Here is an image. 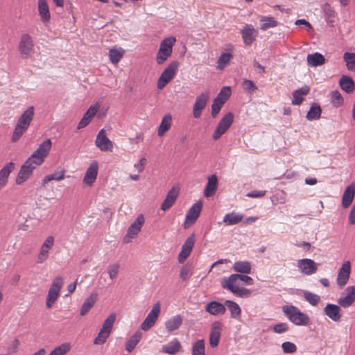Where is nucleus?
Returning <instances> with one entry per match:
<instances>
[{"mask_svg":"<svg viewBox=\"0 0 355 355\" xmlns=\"http://www.w3.org/2000/svg\"><path fill=\"white\" fill-rule=\"evenodd\" d=\"M202 209V204L200 202L195 203L187 214L186 219L184 223V228H188L191 225L193 224L200 216Z\"/></svg>","mask_w":355,"mask_h":355,"instance_id":"obj_21","label":"nucleus"},{"mask_svg":"<svg viewBox=\"0 0 355 355\" xmlns=\"http://www.w3.org/2000/svg\"><path fill=\"white\" fill-rule=\"evenodd\" d=\"M283 312L288 319L297 326H307L310 324V318L305 313L302 312L300 309L294 306H284Z\"/></svg>","mask_w":355,"mask_h":355,"instance_id":"obj_3","label":"nucleus"},{"mask_svg":"<svg viewBox=\"0 0 355 355\" xmlns=\"http://www.w3.org/2000/svg\"><path fill=\"white\" fill-rule=\"evenodd\" d=\"M297 266L299 270L306 275H311L318 270V264L311 259H299Z\"/></svg>","mask_w":355,"mask_h":355,"instance_id":"obj_18","label":"nucleus"},{"mask_svg":"<svg viewBox=\"0 0 355 355\" xmlns=\"http://www.w3.org/2000/svg\"><path fill=\"white\" fill-rule=\"evenodd\" d=\"M55 239L53 236H49L44 240V243L40 248L37 254L36 262L37 263H43L49 257L50 252L54 245Z\"/></svg>","mask_w":355,"mask_h":355,"instance_id":"obj_9","label":"nucleus"},{"mask_svg":"<svg viewBox=\"0 0 355 355\" xmlns=\"http://www.w3.org/2000/svg\"><path fill=\"white\" fill-rule=\"evenodd\" d=\"M307 63L311 67L320 66L325 63V58L320 53L309 54L307 55Z\"/></svg>","mask_w":355,"mask_h":355,"instance_id":"obj_39","label":"nucleus"},{"mask_svg":"<svg viewBox=\"0 0 355 355\" xmlns=\"http://www.w3.org/2000/svg\"><path fill=\"white\" fill-rule=\"evenodd\" d=\"M64 285V278L61 276L55 277L48 291L46 306L51 309L60 297V291Z\"/></svg>","mask_w":355,"mask_h":355,"instance_id":"obj_6","label":"nucleus"},{"mask_svg":"<svg viewBox=\"0 0 355 355\" xmlns=\"http://www.w3.org/2000/svg\"><path fill=\"white\" fill-rule=\"evenodd\" d=\"M233 269L237 272L249 274L251 272V265L248 261H239L234 263Z\"/></svg>","mask_w":355,"mask_h":355,"instance_id":"obj_44","label":"nucleus"},{"mask_svg":"<svg viewBox=\"0 0 355 355\" xmlns=\"http://www.w3.org/2000/svg\"><path fill=\"white\" fill-rule=\"evenodd\" d=\"M20 345V341L15 338L12 340L7 347V353L8 355H15L18 352V348Z\"/></svg>","mask_w":355,"mask_h":355,"instance_id":"obj_55","label":"nucleus"},{"mask_svg":"<svg viewBox=\"0 0 355 355\" xmlns=\"http://www.w3.org/2000/svg\"><path fill=\"white\" fill-rule=\"evenodd\" d=\"M175 42L176 39L173 36L166 37L161 42L155 58L157 64H163L171 56Z\"/></svg>","mask_w":355,"mask_h":355,"instance_id":"obj_4","label":"nucleus"},{"mask_svg":"<svg viewBox=\"0 0 355 355\" xmlns=\"http://www.w3.org/2000/svg\"><path fill=\"white\" fill-rule=\"evenodd\" d=\"M309 87L307 86H304L295 90L293 93L292 104L295 105H300L304 101L303 96L307 95L309 92Z\"/></svg>","mask_w":355,"mask_h":355,"instance_id":"obj_37","label":"nucleus"},{"mask_svg":"<svg viewBox=\"0 0 355 355\" xmlns=\"http://www.w3.org/2000/svg\"><path fill=\"white\" fill-rule=\"evenodd\" d=\"M343 60L349 71H355V53L346 52L343 55Z\"/></svg>","mask_w":355,"mask_h":355,"instance_id":"obj_48","label":"nucleus"},{"mask_svg":"<svg viewBox=\"0 0 355 355\" xmlns=\"http://www.w3.org/2000/svg\"><path fill=\"white\" fill-rule=\"evenodd\" d=\"M304 299L312 306H317L320 301V297L309 291L304 292Z\"/></svg>","mask_w":355,"mask_h":355,"instance_id":"obj_54","label":"nucleus"},{"mask_svg":"<svg viewBox=\"0 0 355 355\" xmlns=\"http://www.w3.org/2000/svg\"><path fill=\"white\" fill-rule=\"evenodd\" d=\"M144 223L145 218L144 215L139 214L128 229L127 234L123 238V241L127 243H130L140 232Z\"/></svg>","mask_w":355,"mask_h":355,"instance_id":"obj_11","label":"nucleus"},{"mask_svg":"<svg viewBox=\"0 0 355 355\" xmlns=\"http://www.w3.org/2000/svg\"><path fill=\"white\" fill-rule=\"evenodd\" d=\"M223 103L214 98L211 105V115L215 117L220 112Z\"/></svg>","mask_w":355,"mask_h":355,"instance_id":"obj_60","label":"nucleus"},{"mask_svg":"<svg viewBox=\"0 0 355 355\" xmlns=\"http://www.w3.org/2000/svg\"><path fill=\"white\" fill-rule=\"evenodd\" d=\"M179 67L178 61L171 62L164 69L157 82L159 89H164L175 76Z\"/></svg>","mask_w":355,"mask_h":355,"instance_id":"obj_7","label":"nucleus"},{"mask_svg":"<svg viewBox=\"0 0 355 355\" xmlns=\"http://www.w3.org/2000/svg\"><path fill=\"white\" fill-rule=\"evenodd\" d=\"M230 95H231V89L230 87L226 86V87H223L220 89L219 94L217 95V96L215 98L224 104L228 100Z\"/></svg>","mask_w":355,"mask_h":355,"instance_id":"obj_52","label":"nucleus"},{"mask_svg":"<svg viewBox=\"0 0 355 355\" xmlns=\"http://www.w3.org/2000/svg\"><path fill=\"white\" fill-rule=\"evenodd\" d=\"M160 303L156 302L153 305L151 311L148 313L145 320L141 323V329L143 331H146L149 330L150 328H152L155 324L160 314Z\"/></svg>","mask_w":355,"mask_h":355,"instance_id":"obj_10","label":"nucleus"},{"mask_svg":"<svg viewBox=\"0 0 355 355\" xmlns=\"http://www.w3.org/2000/svg\"><path fill=\"white\" fill-rule=\"evenodd\" d=\"M209 99V94L208 91L201 93L196 97L193 107V115L194 118L198 119L200 116L202 111L205 108Z\"/></svg>","mask_w":355,"mask_h":355,"instance_id":"obj_16","label":"nucleus"},{"mask_svg":"<svg viewBox=\"0 0 355 355\" xmlns=\"http://www.w3.org/2000/svg\"><path fill=\"white\" fill-rule=\"evenodd\" d=\"M115 320V313H111L105 320L97 336L94 340V345H101L107 341L112 333Z\"/></svg>","mask_w":355,"mask_h":355,"instance_id":"obj_5","label":"nucleus"},{"mask_svg":"<svg viewBox=\"0 0 355 355\" xmlns=\"http://www.w3.org/2000/svg\"><path fill=\"white\" fill-rule=\"evenodd\" d=\"M266 191H253L247 193V196L249 198H261L266 195Z\"/></svg>","mask_w":355,"mask_h":355,"instance_id":"obj_64","label":"nucleus"},{"mask_svg":"<svg viewBox=\"0 0 355 355\" xmlns=\"http://www.w3.org/2000/svg\"><path fill=\"white\" fill-rule=\"evenodd\" d=\"M99 109L100 105L98 103L92 105L80 119L78 124L77 129L80 130L86 127L91 122Z\"/></svg>","mask_w":355,"mask_h":355,"instance_id":"obj_22","label":"nucleus"},{"mask_svg":"<svg viewBox=\"0 0 355 355\" xmlns=\"http://www.w3.org/2000/svg\"><path fill=\"white\" fill-rule=\"evenodd\" d=\"M38 12L40 19L44 24H47L50 21L51 13L49 11V5L46 0H38Z\"/></svg>","mask_w":355,"mask_h":355,"instance_id":"obj_29","label":"nucleus"},{"mask_svg":"<svg viewBox=\"0 0 355 355\" xmlns=\"http://www.w3.org/2000/svg\"><path fill=\"white\" fill-rule=\"evenodd\" d=\"M192 355H205V345L203 339L198 340L193 343Z\"/></svg>","mask_w":355,"mask_h":355,"instance_id":"obj_49","label":"nucleus"},{"mask_svg":"<svg viewBox=\"0 0 355 355\" xmlns=\"http://www.w3.org/2000/svg\"><path fill=\"white\" fill-rule=\"evenodd\" d=\"M195 245V236L191 234L189 236L182 246L178 259L179 263H182L191 254Z\"/></svg>","mask_w":355,"mask_h":355,"instance_id":"obj_19","label":"nucleus"},{"mask_svg":"<svg viewBox=\"0 0 355 355\" xmlns=\"http://www.w3.org/2000/svg\"><path fill=\"white\" fill-rule=\"evenodd\" d=\"M95 145L103 152H112L114 149V143L107 137L104 129L99 130L95 140Z\"/></svg>","mask_w":355,"mask_h":355,"instance_id":"obj_12","label":"nucleus"},{"mask_svg":"<svg viewBox=\"0 0 355 355\" xmlns=\"http://www.w3.org/2000/svg\"><path fill=\"white\" fill-rule=\"evenodd\" d=\"M222 328L223 324L220 322H215L212 324L209 334V344L212 347L218 346L221 335Z\"/></svg>","mask_w":355,"mask_h":355,"instance_id":"obj_26","label":"nucleus"},{"mask_svg":"<svg viewBox=\"0 0 355 355\" xmlns=\"http://www.w3.org/2000/svg\"><path fill=\"white\" fill-rule=\"evenodd\" d=\"M182 324V318L176 315L165 322V327L168 331L171 332L178 329Z\"/></svg>","mask_w":355,"mask_h":355,"instance_id":"obj_38","label":"nucleus"},{"mask_svg":"<svg viewBox=\"0 0 355 355\" xmlns=\"http://www.w3.org/2000/svg\"><path fill=\"white\" fill-rule=\"evenodd\" d=\"M225 306L229 309L232 318L237 320H241V309L236 302L232 300H226L225 302Z\"/></svg>","mask_w":355,"mask_h":355,"instance_id":"obj_34","label":"nucleus"},{"mask_svg":"<svg viewBox=\"0 0 355 355\" xmlns=\"http://www.w3.org/2000/svg\"><path fill=\"white\" fill-rule=\"evenodd\" d=\"M284 353H295L297 351L296 345L291 342H284L282 345Z\"/></svg>","mask_w":355,"mask_h":355,"instance_id":"obj_58","label":"nucleus"},{"mask_svg":"<svg viewBox=\"0 0 355 355\" xmlns=\"http://www.w3.org/2000/svg\"><path fill=\"white\" fill-rule=\"evenodd\" d=\"M218 187V178L216 175H211L208 178V181L205 189V196L210 197L214 195Z\"/></svg>","mask_w":355,"mask_h":355,"instance_id":"obj_33","label":"nucleus"},{"mask_svg":"<svg viewBox=\"0 0 355 355\" xmlns=\"http://www.w3.org/2000/svg\"><path fill=\"white\" fill-rule=\"evenodd\" d=\"M205 310L210 314L216 315L219 314H224L226 309L225 305L223 304L216 301H212L207 304Z\"/></svg>","mask_w":355,"mask_h":355,"instance_id":"obj_32","label":"nucleus"},{"mask_svg":"<svg viewBox=\"0 0 355 355\" xmlns=\"http://www.w3.org/2000/svg\"><path fill=\"white\" fill-rule=\"evenodd\" d=\"M179 196V189L176 187H172L166 194V196L162 202L160 209L166 211L169 209L176 202Z\"/></svg>","mask_w":355,"mask_h":355,"instance_id":"obj_23","label":"nucleus"},{"mask_svg":"<svg viewBox=\"0 0 355 355\" xmlns=\"http://www.w3.org/2000/svg\"><path fill=\"white\" fill-rule=\"evenodd\" d=\"M71 344L66 342L55 347L49 355H67L71 349Z\"/></svg>","mask_w":355,"mask_h":355,"instance_id":"obj_46","label":"nucleus"},{"mask_svg":"<svg viewBox=\"0 0 355 355\" xmlns=\"http://www.w3.org/2000/svg\"><path fill=\"white\" fill-rule=\"evenodd\" d=\"M119 268L120 266L118 263H114L108 266L107 273L109 275V277L111 279H114L117 277L119 271Z\"/></svg>","mask_w":355,"mask_h":355,"instance_id":"obj_57","label":"nucleus"},{"mask_svg":"<svg viewBox=\"0 0 355 355\" xmlns=\"http://www.w3.org/2000/svg\"><path fill=\"white\" fill-rule=\"evenodd\" d=\"M23 166H26V169L29 173V174L31 175L33 171L39 166H40V164H38L37 162H35L34 159H33L31 157H28L27 160L24 162Z\"/></svg>","mask_w":355,"mask_h":355,"instance_id":"obj_56","label":"nucleus"},{"mask_svg":"<svg viewBox=\"0 0 355 355\" xmlns=\"http://www.w3.org/2000/svg\"><path fill=\"white\" fill-rule=\"evenodd\" d=\"M14 168V164L12 162H9L1 169L0 190L7 184L8 177L11 172L13 171Z\"/></svg>","mask_w":355,"mask_h":355,"instance_id":"obj_31","label":"nucleus"},{"mask_svg":"<svg viewBox=\"0 0 355 355\" xmlns=\"http://www.w3.org/2000/svg\"><path fill=\"white\" fill-rule=\"evenodd\" d=\"M331 102L334 107H338L343 105V98L338 90H334L331 93Z\"/></svg>","mask_w":355,"mask_h":355,"instance_id":"obj_53","label":"nucleus"},{"mask_svg":"<svg viewBox=\"0 0 355 355\" xmlns=\"http://www.w3.org/2000/svg\"><path fill=\"white\" fill-rule=\"evenodd\" d=\"M243 87L245 91L250 93H252L257 90V87L252 80H245L243 82Z\"/></svg>","mask_w":355,"mask_h":355,"instance_id":"obj_59","label":"nucleus"},{"mask_svg":"<svg viewBox=\"0 0 355 355\" xmlns=\"http://www.w3.org/2000/svg\"><path fill=\"white\" fill-rule=\"evenodd\" d=\"M239 277H240L239 278L240 282H243L244 284H245V285L250 286V285H252L254 283L252 278L250 277V276L239 274Z\"/></svg>","mask_w":355,"mask_h":355,"instance_id":"obj_63","label":"nucleus"},{"mask_svg":"<svg viewBox=\"0 0 355 355\" xmlns=\"http://www.w3.org/2000/svg\"><path fill=\"white\" fill-rule=\"evenodd\" d=\"M351 274V263L349 261H344L338 270L336 283L338 286L343 288L349 281Z\"/></svg>","mask_w":355,"mask_h":355,"instance_id":"obj_17","label":"nucleus"},{"mask_svg":"<svg viewBox=\"0 0 355 355\" xmlns=\"http://www.w3.org/2000/svg\"><path fill=\"white\" fill-rule=\"evenodd\" d=\"M34 49V44L31 36L23 34L19 44V51L24 58L31 56Z\"/></svg>","mask_w":355,"mask_h":355,"instance_id":"obj_14","label":"nucleus"},{"mask_svg":"<svg viewBox=\"0 0 355 355\" xmlns=\"http://www.w3.org/2000/svg\"><path fill=\"white\" fill-rule=\"evenodd\" d=\"M239 278V274H232L228 277H225L220 282L221 286L237 297H249L251 295V291L241 286Z\"/></svg>","mask_w":355,"mask_h":355,"instance_id":"obj_1","label":"nucleus"},{"mask_svg":"<svg viewBox=\"0 0 355 355\" xmlns=\"http://www.w3.org/2000/svg\"><path fill=\"white\" fill-rule=\"evenodd\" d=\"M181 348L180 342L177 338H174L168 343L164 345L160 352L169 355H175L180 351Z\"/></svg>","mask_w":355,"mask_h":355,"instance_id":"obj_28","label":"nucleus"},{"mask_svg":"<svg viewBox=\"0 0 355 355\" xmlns=\"http://www.w3.org/2000/svg\"><path fill=\"white\" fill-rule=\"evenodd\" d=\"M234 121V115L232 113H227L220 121L214 132L213 134V139L215 140L218 139L231 126Z\"/></svg>","mask_w":355,"mask_h":355,"instance_id":"obj_13","label":"nucleus"},{"mask_svg":"<svg viewBox=\"0 0 355 355\" xmlns=\"http://www.w3.org/2000/svg\"><path fill=\"white\" fill-rule=\"evenodd\" d=\"M65 170L56 171L54 173L49 174L44 178L42 180V185L45 186L49 182L52 180L60 181L64 179Z\"/></svg>","mask_w":355,"mask_h":355,"instance_id":"obj_42","label":"nucleus"},{"mask_svg":"<svg viewBox=\"0 0 355 355\" xmlns=\"http://www.w3.org/2000/svg\"><path fill=\"white\" fill-rule=\"evenodd\" d=\"M339 85L340 88L347 94L354 92L355 85L354 82L352 78L347 76H343L339 80Z\"/></svg>","mask_w":355,"mask_h":355,"instance_id":"obj_36","label":"nucleus"},{"mask_svg":"<svg viewBox=\"0 0 355 355\" xmlns=\"http://www.w3.org/2000/svg\"><path fill=\"white\" fill-rule=\"evenodd\" d=\"M355 302V286H351L345 288L341 296L338 299V304L343 308L351 306Z\"/></svg>","mask_w":355,"mask_h":355,"instance_id":"obj_15","label":"nucleus"},{"mask_svg":"<svg viewBox=\"0 0 355 355\" xmlns=\"http://www.w3.org/2000/svg\"><path fill=\"white\" fill-rule=\"evenodd\" d=\"M98 173V164L96 161H94L86 170L83 178V183L87 186L91 187L96 180Z\"/></svg>","mask_w":355,"mask_h":355,"instance_id":"obj_20","label":"nucleus"},{"mask_svg":"<svg viewBox=\"0 0 355 355\" xmlns=\"http://www.w3.org/2000/svg\"><path fill=\"white\" fill-rule=\"evenodd\" d=\"M51 148V140L50 139H47L39 145L38 148L34 151L30 157L42 165L49 155Z\"/></svg>","mask_w":355,"mask_h":355,"instance_id":"obj_8","label":"nucleus"},{"mask_svg":"<svg viewBox=\"0 0 355 355\" xmlns=\"http://www.w3.org/2000/svg\"><path fill=\"white\" fill-rule=\"evenodd\" d=\"M322 110L320 105L313 103L306 114V119L309 121L318 120L321 115Z\"/></svg>","mask_w":355,"mask_h":355,"instance_id":"obj_47","label":"nucleus"},{"mask_svg":"<svg viewBox=\"0 0 355 355\" xmlns=\"http://www.w3.org/2000/svg\"><path fill=\"white\" fill-rule=\"evenodd\" d=\"M289 329L288 324L286 322L279 323L273 327V331L277 334H282Z\"/></svg>","mask_w":355,"mask_h":355,"instance_id":"obj_61","label":"nucleus"},{"mask_svg":"<svg viewBox=\"0 0 355 355\" xmlns=\"http://www.w3.org/2000/svg\"><path fill=\"white\" fill-rule=\"evenodd\" d=\"M142 334L140 331H136L126 342L125 349L128 352H131L140 341Z\"/></svg>","mask_w":355,"mask_h":355,"instance_id":"obj_45","label":"nucleus"},{"mask_svg":"<svg viewBox=\"0 0 355 355\" xmlns=\"http://www.w3.org/2000/svg\"><path fill=\"white\" fill-rule=\"evenodd\" d=\"M243 42L245 45H251L258 35V31L252 25L246 24L241 31Z\"/></svg>","mask_w":355,"mask_h":355,"instance_id":"obj_24","label":"nucleus"},{"mask_svg":"<svg viewBox=\"0 0 355 355\" xmlns=\"http://www.w3.org/2000/svg\"><path fill=\"white\" fill-rule=\"evenodd\" d=\"M125 50L121 47L114 46L109 51V58L112 63L116 64L122 59Z\"/></svg>","mask_w":355,"mask_h":355,"instance_id":"obj_35","label":"nucleus"},{"mask_svg":"<svg viewBox=\"0 0 355 355\" xmlns=\"http://www.w3.org/2000/svg\"><path fill=\"white\" fill-rule=\"evenodd\" d=\"M243 216L234 211L227 214L223 218V223L226 225L238 224L243 220Z\"/></svg>","mask_w":355,"mask_h":355,"instance_id":"obj_43","label":"nucleus"},{"mask_svg":"<svg viewBox=\"0 0 355 355\" xmlns=\"http://www.w3.org/2000/svg\"><path fill=\"white\" fill-rule=\"evenodd\" d=\"M35 114V108L33 106L28 107L20 116L12 136V141L15 142L18 141L24 133L28 130Z\"/></svg>","mask_w":355,"mask_h":355,"instance_id":"obj_2","label":"nucleus"},{"mask_svg":"<svg viewBox=\"0 0 355 355\" xmlns=\"http://www.w3.org/2000/svg\"><path fill=\"white\" fill-rule=\"evenodd\" d=\"M260 29L262 31L275 28L278 25V21L273 17L263 16L260 18Z\"/></svg>","mask_w":355,"mask_h":355,"instance_id":"obj_41","label":"nucleus"},{"mask_svg":"<svg viewBox=\"0 0 355 355\" xmlns=\"http://www.w3.org/2000/svg\"><path fill=\"white\" fill-rule=\"evenodd\" d=\"M232 55L230 53H223L217 61V69L223 70L230 62Z\"/></svg>","mask_w":355,"mask_h":355,"instance_id":"obj_50","label":"nucleus"},{"mask_svg":"<svg viewBox=\"0 0 355 355\" xmlns=\"http://www.w3.org/2000/svg\"><path fill=\"white\" fill-rule=\"evenodd\" d=\"M98 300V293L96 292H92L85 300L84 303L83 304L80 314V315L83 316L85 315L90 309L94 306L96 301Z\"/></svg>","mask_w":355,"mask_h":355,"instance_id":"obj_30","label":"nucleus"},{"mask_svg":"<svg viewBox=\"0 0 355 355\" xmlns=\"http://www.w3.org/2000/svg\"><path fill=\"white\" fill-rule=\"evenodd\" d=\"M26 166H21L15 180L16 184L19 185L26 181L31 176L26 169Z\"/></svg>","mask_w":355,"mask_h":355,"instance_id":"obj_51","label":"nucleus"},{"mask_svg":"<svg viewBox=\"0 0 355 355\" xmlns=\"http://www.w3.org/2000/svg\"><path fill=\"white\" fill-rule=\"evenodd\" d=\"M355 196V184H349L344 191L343 195L342 196V206L343 208H348Z\"/></svg>","mask_w":355,"mask_h":355,"instance_id":"obj_27","label":"nucleus"},{"mask_svg":"<svg viewBox=\"0 0 355 355\" xmlns=\"http://www.w3.org/2000/svg\"><path fill=\"white\" fill-rule=\"evenodd\" d=\"M191 275V268L187 265L184 266L180 272V277L185 281L187 280Z\"/></svg>","mask_w":355,"mask_h":355,"instance_id":"obj_62","label":"nucleus"},{"mask_svg":"<svg viewBox=\"0 0 355 355\" xmlns=\"http://www.w3.org/2000/svg\"><path fill=\"white\" fill-rule=\"evenodd\" d=\"M172 117L171 115L166 114L162 119L161 123L158 128L157 134L159 136H163L171 127Z\"/></svg>","mask_w":355,"mask_h":355,"instance_id":"obj_40","label":"nucleus"},{"mask_svg":"<svg viewBox=\"0 0 355 355\" xmlns=\"http://www.w3.org/2000/svg\"><path fill=\"white\" fill-rule=\"evenodd\" d=\"M341 306L338 304H327L324 308V314L334 322H339L342 317Z\"/></svg>","mask_w":355,"mask_h":355,"instance_id":"obj_25","label":"nucleus"}]
</instances>
